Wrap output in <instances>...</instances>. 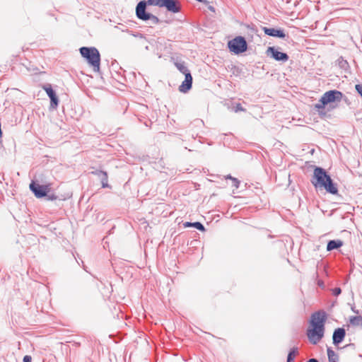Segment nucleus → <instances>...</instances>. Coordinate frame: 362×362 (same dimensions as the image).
Segmentation results:
<instances>
[{
  "instance_id": "nucleus-1",
  "label": "nucleus",
  "mask_w": 362,
  "mask_h": 362,
  "mask_svg": "<svg viewBox=\"0 0 362 362\" xmlns=\"http://www.w3.org/2000/svg\"><path fill=\"white\" fill-rule=\"evenodd\" d=\"M311 182L315 188H324L332 194H337L338 193V189L330 176L325 169L320 167L315 168Z\"/></svg>"
},
{
  "instance_id": "nucleus-2",
  "label": "nucleus",
  "mask_w": 362,
  "mask_h": 362,
  "mask_svg": "<svg viewBox=\"0 0 362 362\" xmlns=\"http://www.w3.org/2000/svg\"><path fill=\"white\" fill-rule=\"evenodd\" d=\"M165 0H148L141 1L138 3L136 7V17L142 21H150L152 25L158 24L160 21L156 16L146 11V5L157 6L159 7H163Z\"/></svg>"
},
{
  "instance_id": "nucleus-3",
  "label": "nucleus",
  "mask_w": 362,
  "mask_h": 362,
  "mask_svg": "<svg viewBox=\"0 0 362 362\" xmlns=\"http://www.w3.org/2000/svg\"><path fill=\"white\" fill-rule=\"evenodd\" d=\"M80 54L93 67L94 71H99L100 55L99 51L94 47H82L79 49Z\"/></svg>"
},
{
  "instance_id": "nucleus-4",
  "label": "nucleus",
  "mask_w": 362,
  "mask_h": 362,
  "mask_svg": "<svg viewBox=\"0 0 362 362\" xmlns=\"http://www.w3.org/2000/svg\"><path fill=\"white\" fill-rule=\"evenodd\" d=\"M343 93L337 90H332L325 92L319 100L318 103L315 105V109L320 110L324 109L325 105L333 102H340L342 99Z\"/></svg>"
},
{
  "instance_id": "nucleus-5",
  "label": "nucleus",
  "mask_w": 362,
  "mask_h": 362,
  "mask_svg": "<svg viewBox=\"0 0 362 362\" xmlns=\"http://www.w3.org/2000/svg\"><path fill=\"white\" fill-rule=\"evenodd\" d=\"M229 49L235 54H240L247 50V44L242 36L235 37L228 43Z\"/></svg>"
},
{
  "instance_id": "nucleus-6",
  "label": "nucleus",
  "mask_w": 362,
  "mask_h": 362,
  "mask_svg": "<svg viewBox=\"0 0 362 362\" xmlns=\"http://www.w3.org/2000/svg\"><path fill=\"white\" fill-rule=\"evenodd\" d=\"M325 327H311L307 329V337L312 344H318L324 337Z\"/></svg>"
},
{
  "instance_id": "nucleus-7",
  "label": "nucleus",
  "mask_w": 362,
  "mask_h": 362,
  "mask_svg": "<svg viewBox=\"0 0 362 362\" xmlns=\"http://www.w3.org/2000/svg\"><path fill=\"white\" fill-rule=\"evenodd\" d=\"M51 185H40L39 183L32 181L30 184V189L33 192L37 198H42L47 196L50 191Z\"/></svg>"
},
{
  "instance_id": "nucleus-8",
  "label": "nucleus",
  "mask_w": 362,
  "mask_h": 362,
  "mask_svg": "<svg viewBox=\"0 0 362 362\" xmlns=\"http://www.w3.org/2000/svg\"><path fill=\"white\" fill-rule=\"evenodd\" d=\"M327 315L324 310H318L311 315L310 324L311 327H325Z\"/></svg>"
},
{
  "instance_id": "nucleus-9",
  "label": "nucleus",
  "mask_w": 362,
  "mask_h": 362,
  "mask_svg": "<svg viewBox=\"0 0 362 362\" xmlns=\"http://www.w3.org/2000/svg\"><path fill=\"white\" fill-rule=\"evenodd\" d=\"M268 57L274 59L277 62H286L288 60V55L286 53L281 52L274 47H269L266 51Z\"/></svg>"
},
{
  "instance_id": "nucleus-10",
  "label": "nucleus",
  "mask_w": 362,
  "mask_h": 362,
  "mask_svg": "<svg viewBox=\"0 0 362 362\" xmlns=\"http://www.w3.org/2000/svg\"><path fill=\"white\" fill-rule=\"evenodd\" d=\"M42 88L45 90L50 99V108L56 109L59 105V99L55 91L52 88V86L49 83L45 84L43 86Z\"/></svg>"
},
{
  "instance_id": "nucleus-11",
  "label": "nucleus",
  "mask_w": 362,
  "mask_h": 362,
  "mask_svg": "<svg viewBox=\"0 0 362 362\" xmlns=\"http://www.w3.org/2000/svg\"><path fill=\"white\" fill-rule=\"evenodd\" d=\"M163 7L172 13H178L181 10V6L178 1L177 0H165Z\"/></svg>"
},
{
  "instance_id": "nucleus-12",
  "label": "nucleus",
  "mask_w": 362,
  "mask_h": 362,
  "mask_svg": "<svg viewBox=\"0 0 362 362\" xmlns=\"http://www.w3.org/2000/svg\"><path fill=\"white\" fill-rule=\"evenodd\" d=\"M346 336V331L342 327H339L334 331L332 335L333 344L335 346L339 345L344 339Z\"/></svg>"
},
{
  "instance_id": "nucleus-13",
  "label": "nucleus",
  "mask_w": 362,
  "mask_h": 362,
  "mask_svg": "<svg viewBox=\"0 0 362 362\" xmlns=\"http://www.w3.org/2000/svg\"><path fill=\"white\" fill-rule=\"evenodd\" d=\"M192 80L191 73H187L185 80L179 86V90L182 93H187L192 88Z\"/></svg>"
},
{
  "instance_id": "nucleus-14",
  "label": "nucleus",
  "mask_w": 362,
  "mask_h": 362,
  "mask_svg": "<svg viewBox=\"0 0 362 362\" xmlns=\"http://www.w3.org/2000/svg\"><path fill=\"white\" fill-rule=\"evenodd\" d=\"M262 29L264 30V33L269 36L276 37L279 38H285L286 37V34L284 33L283 30L267 27H264Z\"/></svg>"
},
{
  "instance_id": "nucleus-15",
  "label": "nucleus",
  "mask_w": 362,
  "mask_h": 362,
  "mask_svg": "<svg viewBox=\"0 0 362 362\" xmlns=\"http://www.w3.org/2000/svg\"><path fill=\"white\" fill-rule=\"evenodd\" d=\"M343 245V241L341 240H332L327 243V250L332 251L338 249Z\"/></svg>"
},
{
  "instance_id": "nucleus-16",
  "label": "nucleus",
  "mask_w": 362,
  "mask_h": 362,
  "mask_svg": "<svg viewBox=\"0 0 362 362\" xmlns=\"http://www.w3.org/2000/svg\"><path fill=\"white\" fill-rule=\"evenodd\" d=\"M174 64L176 66V68L185 76L186 75L187 73H190V71L186 66L185 62L177 59L174 62Z\"/></svg>"
},
{
  "instance_id": "nucleus-17",
  "label": "nucleus",
  "mask_w": 362,
  "mask_h": 362,
  "mask_svg": "<svg viewBox=\"0 0 362 362\" xmlns=\"http://www.w3.org/2000/svg\"><path fill=\"white\" fill-rule=\"evenodd\" d=\"M349 323L354 327H362V315L351 316L349 318Z\"/></svg>"
},
{
  "instance_id": "nucleus-18",
  "label": "nucleus",
  "mask_w": 362,
  "mask_h": 362,
  "mask_svg": "<svg viewBox=\"0 0 362 362\" xmlns=\"http://www.w3.org/2000/svg\"><path fill=\"white\" fill-rule=\"evenodd\" d=\"M184 226H185V227H194L200 231L205 230V228H204V225L202 223H201L200 222H194V223L186 222L185 223H184Z\"/></svg>"
},
{
  "instance_id": "nucleus-19",
  "label": "nucleus",
  "mask_w": 362,
  "mask_h": 362,
  "mask_svg": "<svg viewBox=\"0 0 362 362\" xmlns=\"http://www.w3.org/2000/svg\"><path fill=\"white\" fill-rule=\"evenodd\" d=\"M327 356L329 362H337L339 359L338 355L331 348H327Z\"/></svg>"
},
{
  "instance_id": "nucleus-20",
  "label": "nucleus",
  "mask_w": 362,
  "mask_h": 362,
  "mask_svg": "<svg viewBox=\"0 0 362 362\" xmlns=\"http://www.w3.org/2000/svg\"><path fill=\"white\" fill-rule=\"evenodd\" d=\"M297 354H298V348H296V347L292 348L288 352V354L287 356V362H294V358H295V356L297 355Z\"/></svg>"
},
{
  "instance_id": "nucleus-21",
  "label": "nucleus",
  "mask_w": 362,
  "mask_h": 362,
  "mask_svg": "<svg viewBox=\"0 0 362 362\" xmlns=\"http://www.w3.org/2000/svg\"><path fill=\"white\" fill-rule=\"evenodd\" d=\"M100 174H101V177L100 179L101 181L102 187L103 188L108 187L109 185L107 183V182H108L107 173L105 172V173H100Z\"/></svg>"
},
{
  "instance_id": "nucleus-22",
  "label": "nucleus",
  "mask_w": 362,
  "mask_h": 362,
  "mask_svg": "<svg viewBox=\"0 0 362 362\" xmlns=\"http://www.w3.org/2000/svg\"><path fill=\"white\" fill-rule=\"evenodd\" d=\"M234 111L235 112H238L239 111H245V109L243 108L240 103L236 104V105L234 107Z\"/></svg>"
},
{
  "instance_id": "nucleus-23",
  "label": "nucleus",
  "mask_w": 362,
  "mask_h": 362,
  "mask_svg": "<svg viewBox=\"0 0 362 362\" xmlns=\"http://www.w3.org/2000/svg\"><path fill=\"white\" fill-rule=\"evenodd\" d=\"M105 173V171H103V170H96L90 172L91 174L98 176L99 178L101 177L100 173Z\"/></svg>"
},
{
  "instance_id": "nucleus-24",
  "label": "nucleus",
  "mask_w": 362,
  "mask_h": 362,
  "mask_svg": "<svg viewBox=\"0 0 362 362\" xmlns=\"http://www.w3.org/2000/svg\"><path fill=\"white\" fill-rule=\"evenodd\" d=\"M341 293V290L340 288L339 287H337V288H334L333 290H332V293L334 296H339L340 293Z\"/></svg>"
},
{
  "instance_id": "nucleus-25",
  "label": "nucleus",
  "mask_w": 362,
  "mask_h": 362,
  "mask_svg": "<svg viewBox=\"0 0 362 362\" xmlns=\"http://www.w3.org/2000/svg\"><path fill=\"white\" fill-rule=\"evenodd\" d=\"M232 181H233V186L235 187V188H238L239 185H240V181L237 178H232Z\"/></svg>"
},
{
  "instance_id": "nucleus-26",
  "label": "nucleus",
  "mask_w": 362,
  "mask_h": 362,
  "mask_svg": "<svg viewBox=\"0 0 362 362\" xmlns=\"http://www.w3.org/2000/svg\"><path fill=\"white\" fill-rule=\"evenodd\" d=\"M356 90L360 94V95L362 97V85H361V84L356 85Z\"/></svg>"
},
{
  "instance_id": "nucleus-27",
  "label": "nucleus",
  "mask_w": 362,
  "mask_h": 362,
  "mask_svg": "<svg viewBox=\"0 0 362 362\" xmlns=\"http://www.w3.org/2000/svg\"><path fill=\"white\" fill-rule=\"evenodd\" d=\"M32 357L29 355H26L23 357V362H31Z\"/></svg>"
},
{
  "instance_id": "nucleus-28",
  "label": "nucleus",
  "mask_w": 362,
  "mask_h": 362,
  "mask_svg": "<svg viewBox=\"0 0 362 362\" xmlns=\"http://www.w3.org/2000/svg\"><path fill=\"white\" fill-rule=\"evenodd\" d=\"M46 197H47L48 200H52V201L55 200L57 198V196L54 194H49V195L47 194Z\"/></svg>"
},
{
  "instance_id": "nucleus-29",
  "label": "nucleus",
  "mask_w": 362,
  "mask_h": 362,
  "mask_svg": "<svg viewBox=\"0 0 362 362\" xmlns=\"http://www.w3.org/2000/svg\"><path fill=\"white\" fill-rule=\"evenodd\" d=\"M307 362H319L316 358H310Z\"/></svg>"
},
{
  "instance_id": "nucleus-30",
  "label": "nucleus",
  "mask_w": 362,
  "mask_h": 362,
  "mask_svg": "<svg viewBox=\"0 0 362 362\" xmlns=\"http://www.w3.org/2000/svg\"><path fill=\"white\" fill-rule=\"evenodd\" d=\"M351 310H352L354 313H356V314H358V313H359V311H358V310H356V309H355V308H354V307H353V308H351Z\"/></svg>"
},
{
  "instance_id": "nucleus-31",
  "label": "nucleus",
  "mask_w": 362,
  "mask_h": 362,
  "mask_svg": "<svg viewBox=\"0 0 362 362\" xmlns=\"http://www.w3.org/2000/svg\"><path fill=\"white\" fill-rule=\"evenodd\" d=\"M232 178H233L231 175H228L226 177V179H230L232 180Z\"/></svg>"
},
{
  "instance_id": "nucleus-32",
  "label": "nucleus",
  "mask_w": 362,
  "mask_h": 362,
  "mask_svg": "<svg viewBox=\"0 0 362 362\" xmlns=\"http://www.w3.org/2000/svg\"><path fill=\"white\" fill-rule=\"evenodd\" d=\"M209 9H210V10H211V11H214V7H213V6H209Z\"/></svg>"
}]
</instances>
